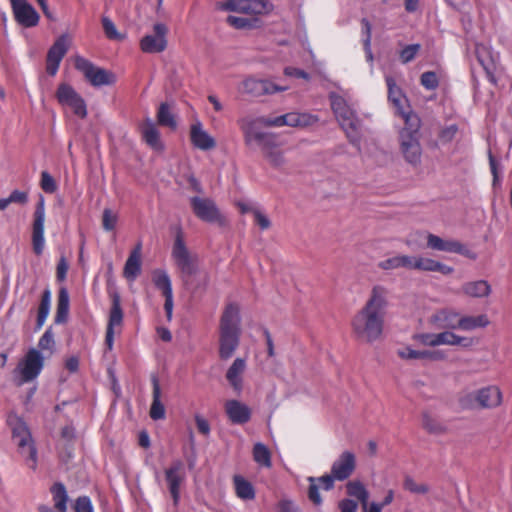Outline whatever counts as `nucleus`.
<instances>
[{
  "instance_id": "obj_1",
  "label": "nucleus",
  "mask_w": 512,
  "mask_h": 512,
  "mask_svg": "<svg viewBox=\"0 0 512 512\" xmlns=\"http://www.w3.org/2000/svg\"><path fill=\"white\" fill-rule=\"evenodd\" d=\"M388 306V289L381 285L373 286L364 306L351 320L352 334L356 340L373 343L382 337Z\"/></svg>"
},
{
  "instance_id": "obj_2",
  "label": "nucleus",
  "mask_w": 512,
  "mask_h": 512,
  "mask_svg": "<svg viewBox=\"0 0 512 512\" xmlns=\"http://www.w3.org/2000/svg\"><path fill=\"white\" fill-rule=\"evenodd\" d=\"M242 334L240 306L227 303L221 313L218 326V355L221 360H229L240 345Z\"/></svg>"
},
{
  "instance_id": "obj_3",
  "label": "nucleus",
  "mask_w": 512,
  "mask_h": 512,
  "mask_svg": "<svg viewBox=\"0 0 512 512\" xmlns=\"http://www.w3.org/2000/svg\"><path fill=\"white\" fill-rule=\"evenodd\" d=\"M421 127L422 121L418 114H407L403 126L398 131L399 153L404 161L414 168L422 162Z\"/></svg>"
},
{
  "instance_id": "obj_4",
  "label": "nucleus",
  "mask_w": 512,
  "mask_h": 512,
  "mask_svg": "<svg viewBox=\"0 0 512 512\" xmlns=\"http://www.w3.org/2000/svg\"><path fill=\"white\" fill-rule=\"evenodd\" d=\"M6 423L11 430L12 439L17 442L19 453L24 457L26 464L35 471L38 450L27 423L14 411L8 413Z\"/></svg>"
},
{
  "instance_id": "obj_5",
  "label": "nucleus",
  "mask_w": 512,
  "mask_h": 512,
  "mask_svg": "<svg viewBox=\"0 0 512 512\" xmlns=\"http://www.w3.org/2000/svg\"><path fill=\"white\" fill-rule=\"evenodd\" d=\"M329 100L331 102V109L349 142L354 146H358L361 139L362 121L342 96L330 93Z\"/></svg>"
},
{
  "instance_id": "obj_6",
  "label": "nucleus",
  "mask_w": 512,
  "mask_h": 512,
  "mask_svg": "<svg viewBox=\"0 0 512 512\" xmlns=\"http://www.w3.org/2000/svg\"><path fill=\"white\" fill-rule=\"evenodd\" d=\"M502 400L503 395L500 388L496 385H489L462 395L459 402L466 409L474 407L494 409L501 405Z\"/></svg>"
},
{
  "instance_id": "obj_7",
  "label": "nucleus",
  "mask_w": 512,
  "mask_h": 512,
  "mask_svg": "<svg viewBox=\"0 0 512 512\" xmlns=\"http://www.w3.org/2000/svg\"><path fill=\"white\" fill-rule=\"evenodd\" d=\"M44 364L43 353L35 347L29 348L15 369V373L19 374L20 383H28L36 379L41 374Z\"/></svg>"
},
{
  "instance_id": "obj_8",
  "label": "nucleus",
  "mask_w": 512,
  "mask_h": 512,
  "mask_svg": "<svg viewBox=\"0 0 512 512\" xmlns=\"http://www.w3.org/2000/svg\"><path fill=\"white\" fill-rule=\"evenodd\" d=\"M75 68L84 75L93 87L109 86L115 83V75L112 72L96 66L83 56L75 58Z\"/></svg>"
},
{
  "instance_id": "obj_9",
  "label": "nucleus",
  "mask_w": 512,
  "mask_h": 512,
  "mask_svg": "<svg viewBox=\"0 0 512 512\" xmlns=\"http://www.w3.org/2000/svg\"><path fill=\"white\" fill-rule=\"evenodd\" d=\"M171 256L180 272V276L189 274L192 270L199 268L198 255L188 249L180 232L176 235Z\"/></svg>"
},
{
  "instance_id": "obj_10",
  "label": "nucleus",
  "mask_w": 512,
  "mask_h": 512,
  "mask_svg": "<svg viewBox=\"0 0 512 512\" xmlns=\"http://www.w3.org/2000/svg\"><path fill=\"white\" fill-rule=\"evenodd\" d=\"M190 206L197 218L209 223H216L220 226L226 224L225 217L221 214L215 202L207 197L190 198Z\"/></svg>"
},
{
  "instance_id": "obj_11",
  "label": "nucleus",
  "mask_w": 512,
  "mask_h": 512,
  "mask_svg": "<svg viewBox=\"0 0 512 512\" xmlns=\"http://www.w3.org/2000/svg\"><path fill=\"white\" fill-rule=\"evenodd\" d=\"M425 238L428 249L439 252L456 253L472 260H475L477 257L476 253L468 249L466 245L458 240L444 239L433 233H426Z\"/></svg>"
},
{
  "instance_id": "obj_12",
  "label": "nucleus",
  "mask_w": 512,
  "mask_h": 512,
  "mask_svg": "<svg viewBox=\"0 0 512 512\" xmlns=\"http://www.w3.org/2000/svg\"><path fill=\"white\" fill-rule=\"evenodd\" d=\"M56 98L59 104L69 107L79 118L83 119L87 116V105L84 98L70 84H59Z\"/></svg>"
},
{
  "instance_id": "obj_13",
  "label": "nucleus",
  "mask_w": 512,
  "mask_h": 512,
  "mask_svg": "<svg viewBox=\"0 0 512 512\" xmlns=\"http://www.w3.org/2000/svg\"><path fill=\"white\" fill-rule=\"evenodd\" d=\"M32 248L36 255H41L45 248V198L38 196L32 223Z\"/></svg>"
},
{
  "instance_id": "obj_14",
  "label": "nucleus",
  "mask_w": 512,
  "mask_h": 512,
  "mask_svg": "<svg viewBox=\"0 0 512 512\" xmlns=\"http://www.w3.org/2000/svg\"><path fill=\"white\" fill-rule=\"evenodd\" d=\"M15 21L24 28L38 25L40 15L28 0H10Z\"/></svg>"
},
{
  "instance_id": "obj_15",
  "label": "nucleus",
  "mask_w": 512,
  "mask_h": 512,
  "mask_svg": "<svg viewBox=\"0 0 512 512\" xmlns=\"http://www.w3.org/2000/svg\"><path fill=\"white\" fill-rule=\"evenodd\" d=\"M109 294L112 299V306L110 309L109 320L106 329L105 346L108 350H112L114 345V327L118 326L123 321V310L120 303V295L116 290L111 291Z\"/></svg>"
},
{
  "instance_id": "obj_16",
  "label": "nucleus",
  "mask_w": 512,
  "mask_h": 512,
  "mask_svg": "<svg viewBox=\"0 0 512 512\" xmlns=\"http://www.w3.org/2000/svg\"><path fill=\"white\" fill-rule=\"evenodd\" d=\"M243 92L254 97L263 95H270L276 92L286 91L287 86H279L269 80L256 79L253 77L247 78L243 81Z\"/></svg>"
},
{
  "instance_id": "obj_17",
  "label": "nucleus",
  "mask_w": 512,
  "mask_h": 512,
  "mask_svg": "<svg viewBox=\"0 0 512 512\" xmlns=\"http://www.w3.org/2000/svg\"><path fill=\"white\" fill-rule=\"evenodd\" d=\"M153 30L154 34L146 35L140 42L141 49L145 53H160L166 49L167 27L162 23H157Z\"/></svg>"
},
{
  "instance_id": "obj_18",
  "label": "nucleus",
  "mask_w": 512,
  "mask_h": 512,
  "mask_svg": "<svg viewBox=\"0 0 512 512\" xmlns=\"http://www.w3.org/2000/svg\"><path fill=\"white\" fill-rule=\"evenodd\" d=\"M240 128L244 135V141L247 146H251L253 142H257L261 148L268 145L274 136L272 134L260 132L257 130V121L250 118H243L239 121Z\"/></svg>"
},
{
  "instance_id": "obj_19",
  "label": "nucleus",
  "mask_w": 512,
  "mask_h": 512,
  "mask_svg": "<svg viewBox=\"0 0 512 512\" xmlns=\"http://www.w3.org/2000/svg\"><path fill=\"white\" fill-rule=\"evenodd\" d=\"M165 478L174 504L176 505L180 497V486L185 479L183 463L181 461L174 462L166 469Z\"/></svg>"
},
{
  "instance_id": "obj_20",
  "label": "nucleus",
  "mask_w": 512,
  "mask_h": 512,
  "mask_svg": "<svg viewBox=\"0 0 512 512\" xmlns=\"http://www.w3.org/2000/svg\"><path fill=\"white\" fill-rule=\"evenodd\" d=\"M355 466V455L350 451H344L333 463L331 474L334 479L342 481L347 479L353 473Z\"/></svg>"
},
{
  "instance_id": "obj_21",
  "label": "nucleus",
  "mask_w": 512,
  "mask_h": 512,
  "mask_svg": "<svg viewBox=\"0 0 512 512\" xmlns=\"http://www.w3.org/2000/svg\"><path fill=\"white\" fill-rule=\"evenodd\" d=\"M247 369V362L245 358L238 357L234 359L232 364L228 367L225 378L231 388L236 393H241L243 389L244 374Z\"/></svg>"
},
{
  "instance_id": "obj_22",
  "label": "nucleus",
  "mask_w": 512,
  "mask_h": 512,
  "mask_svg": "<svg viewBox=\"0 0 512 512\" xmlns=\"http://www.w3.org/2000/svg\"><path fill=\"white\" fill-rule=\"evenodd\" d=\"M180 277L184 286L192 293L204 292L210 281L209 273L200 269V267L192 270L189 274H183Z\"/></svg>"
},
{
  "instance_id": "obj_23",
  "label": "nucleus",
  "mask_w": 512,
  "mask_h": 512,
  "mask_svg": "<svg viewBox=\"0 0 512 512\" xmlns=\"http://www.w3.org/2000/svg\"><path fill=\"white\" fill-rule=\"evenodd\" d=\"M387 85H388V97L389 100L393 103L395 108L397 109L398 115L403 119V122H405V115L407 114H416L414 111H412L408 106V100L407 98L402 94L401 90L397 85L395 84L394 80L392 78H387Z\"/></svg>"
},
{
  "instance_id": "obj_24",
  "label": "nucleus",
  "mask_w": 512,
  "mask_h": 512,
  "mask_svg": "<svg viewBox=\"0 0 512 512\" xmlns=\"http://www.w3.org/2000/svg\"><path fill=\"white\" fill-rule=\"evenodd\" d=\"M140 132L142 139L151 149L159 153L164 151L165 146L161 140L160 132L153 121L150 119L144 121L140 126Z\"/></svg>"
},
{
  "instance_id": "obj_25",
  "label": "nucleus",
  "mask_w": 512,
  "mask_h": 512,
  "mask_svg": "<svg viewBox=\"0 0 512 512\" xmlns=\"http://www.w3.org/2000/svg\"><path fill=\"white\" fill-rule=\"evenodd\" d=\"M225 412L229 420L234 424H245L251 418L250 408L238 400L226 401Z\"/></svg>"
},
{
  "instance_id": "obj_26",
  "label": "nucleus",
  "mask_w": 512,
  "mask_h": 512,
  "mask_svg": "<svg viewBox=\"0 0 512 512\" xmlns=\"http://www.w3.org/2000/svg\"><path fill=\"white\" fill-rule=\"evenodd\" d=\"M190 139L192 144L200 150H210L216 146L215 139L203 129L199 122L191 126Z\"/></svg>"
},
{
  "instance_id": "obj_27",
  "label": "nucleus",
  "mask_w": 512,
  "mask_h": 512,
  "mask_svg": "<svg viewBox=\"0 0 512 512\" xmlns=\"http://www.w3.org/2000/svg\"><path fill=\"white\" fill-rule=\"evenodd\" d=\"M70 310V295L66 287H61L58 292L56 314L54 323L56 325L65 324L68 321Z\"/></svg>"
},
{
  "instance_id": "obj_28",
  "label": "nucleus",
  "mask_w": 512,
  "mask_h": 512,
  "mask_svg": "<svg viewBox=\"0 0 512 512\" xmlns=\"http://www.w3.org/2000/svg\"><path fill=\"white\" fill-rule=\"evenodd\" d=\"M476 57L483 69L487 73L491 82H495L494 70H495V58L492 55L490 48L483 44L476 45L475 49Z\"/></svg>"
},
{
  "instance_id": "obj_29",
  "label": "nucleus",
  "mask_w": 512,
  "mask_h": 512,
  "mask_svg": "<svg viewBox=\"0 0 512 512\" xmlns=\"http://www.w3.org/2000/svg\"><path fill=\"white\" fill-rule=\"evenodd\" d=\"M273 10V4L268 0H241L239 13L248 15L268 14Z\"/></svg>"
},
{
  "instance_id": "obj_30",
  "label": "nucleus",
  "mask_w": 512,
  "mask_h": 512,
  "mask_svg": "<svg viewBox=\"0 0 512 512\" xmlns=\"http://www.w3.org/2000/svg\"><path fill=\"white\" fill-rule=\"evenodd\" d=\"M153 384V399L149 410V416L153 420H162L165 418L166 410L164 404L161 402V388L157 378L152 379Z\"/></svg>"
},
{
  "instance_id": "obj_31",
  "label": "nucleus",
  "mask_w": 512,
  "mask_h": 512,
  "mask_svg": "<svg viewBox=\"0 0 512 512\" xmlns=\"http://www.w3.org/2000/svg\"><path fill=\"white\" fill-rule=\"evenodd\" d=\"M52 294L49 288L43 290L41 295L40 304L37 311L36 323L34 332H38L45 324L51 310Z\"/></svg>"
},
{
  "instance_id": "obj_32",
  "label": "nucleus",
  "mask_w": 512,
  "mask_h": 512,
  "mask_svg": "<svg viewBox=\"0 0 512 512\" xmlns=\"http://www.w3.org/2000/svg\"><path fill=\"white\" fill-rule=\"evenodd\" d=\"M417 270L424 272H439L443 275H450L454 269L432 258L417 256Z\"/></svg>"
},
{
  "instance_id": "obj_33",
  "label": "nucleus",
  "mask_w": 512,
  "mask_h": 512,
  "mask_svg": "<svg viewBox=\"0 0 512 512\" xmlns=\"http://www.w3.org/2000/svg\"><path fill=\"white\" fill-rule=\"evenodd\" d=\"M473 344L474 340L472 338L457 335L452 331H443L438 333V346L449 345L469 348Z\"/></svg>"
},
{
  "instance_id": "obj_34",
  "label": "nucleus",
  "mask_w": 512,
  "mask_h": 512,
  "mask_svg": "<svg viewBox=\"0 0 512 512\" xmlns=\"http://www.w3.org/2000/svg\"><path fill=\"white\" fill-rule=\"evenodd\" d=\"M261 149L264 157L272 166L281 167L285 164L284 154L276 144L274 137L270 141H268L267 146H263Z\"/></svg>"
},
{
  "instance_id": "obj_35",
  "label": "nucleus",
  "mask_w": 512,
  "mask_h": 512,
  "mask_svg": "<svg viewBox=\"0 0 512 512\" xmlns=\"http://www.w3.org/2000/svg\"><path fill=\"white\" fill-rule=\"evenodd\" d=\"M50 491L53 496L54 506L59 512H67V503L69 501V496L65 485L58 481L55 482Z\"/></svg>"
},
{
  "instance_id": "obj_36",
  "label": "nucleus",
  "mask_w": 512,
  "mask_h": 512,
  "mask_svg": "<svg viewBox=\"0 0 512 512\" xmlns=\"http://www.w3.org/2000/svg\"><path fill=\"white\" fill-rule=\"evenodd\" d=\"M67 35L62 34L55 42L50 46L47 52V60H54L61 63L62 59L68 51Z\"/></svg>"
},
{
  "instance_id": "obj_37",
  "label": "nucleus",
  "mask_w": 512,
  "mask_h": 512,
  "mask_svg": "<svg viewBox=\"0 0 512 512\" xmlns=\"http://www.w3.org/2000/svg\"><path fill=\"white\" fill-rule=\"evenodd\" d=\"M460 317L461 316L457 312L444 309L432 316V322H440L442 328L459 329L458 319Z\"/></svg>"
},
{
  "instance_id": "obj_38",
  "label": "nucleus",
  "mask_w": 512,
  "mask_h": 512,
  "mask_svg": "<svg viewBox=\"0 0 512 512\" xmlns=\"http://www.w3.org/2000/svg\"><path fill=\"white\" fill-rule=\"evenodd\" d=\"M487 315L481 314L477 316H461L458 319V326L460 330L471 331L476 328H484L489 325Z\"/></svg>"
},
{
  "instance_id": "obj_39",
  "label": "nucleus",
  "mask_w": 512,
  "mask_h": 512,
  "mask_svg": "<svg viewBox=\"0 0 512 512\" xmlns=\"http://www.w3.org/2000/svg\"><path fill=\"white\" fill-rule=\"evenodd\" d=\"M462 291L470 297H486L491 292V287L485 280L465 283Z\"/></svg>"
},
{
  "instance_id": "obj_40",
  "label": "nucleus",
  "mask_w": 512,
  "mask_h": 512,
  "mask_svg": "<svg viewBox=\"0 0 512 512\" xmlns=\"http://www.w3.org/2000/svg\"><path fill=\"white\" fill-rule=\"evenodd\" d=\"M236 495L243 500H252L255 498V490L252 484L241 475L233 477Z\"/></svg>"
},
{
  "instance_id": "obj_41",
  "label": "nucleus",
  "mask_w": 512,
  "mask_h": 512,
  "mask_svg": "<svg viewBox=\"0 0 512 512\" xmlns=\"http://www.w3.org/2000/svg\"><path fill=\"white\" fill-rule=\"evenodd\" d=\"M157 122L159 125L168 127L171 130H175L177 128V121L169 104L162 103L159 106L157 112Z\"/></svg>"
},
{
  "instance_id": "obj_42",
  "label": "nucleus",
  "mask_w": 512,
  "mask_h": 512,
  "mask_svg": "<svg viewBox=\"0 0 512 512\" xmlns=\"http://www.w3.org/2000/svg\"><path fill=\"white\" fill-rule=\"evenodd\" d=\"M288 126L290 127H308L315 124L318 118L308 113H287Z\"/></svg>"
},
{
  "instance_id": "obj_43",
  "label": "nucleus",
  "mask_w": 512,
  "mask_h": 512,
  "mask_svg": "<svg viewBox=\"0 0 512 512\" xmlns=\"http://www.w3.org/2000/svg\"><path fill=\"white\" fill-rule=\"evenodd\" d=\"M152 281L156 288L162 291L163 295L172 293L171 280L165 271L160 269L154 270Z\"/></svg>"
},
{
  "instance_id": "obj_44",
  "label": "nucleus",
  "mask_w": 512,
  "mask_h": 512,
  "mask_svg": "<svg viewBox=\"0 0 512 512\" xmlns=\"http://www.w3.org/2000/svg\"><path fill=\"white\" fill-rule=\"evenodd\" d=\"M346 488L347 493L350 496L357 498L361 502V505L368 501L369 492L361 482L351 481L347 483Z\"/></svg>"
},
{
  "instance_id": "obj_45",
  "label": "nucleus",
  "mask_w": 512,
  "mask_h": 512,
  "mask_svg": "<svg viewBox=\"0 0 512 512\" xmlns=\"http://www.w3.org/2000/svg\"><path fill=\"white\" fill-rule=\"evenodd\" d=\"M253 458L254 460L264 466H271V453L269 449L262 443H256L253 448Z\"/></svg>"
},
{
  "instance_id": "obj_46",
  "label": "nucleus",
  "mask_w": 512,
  "mask_h": 512,
  "mask_svg": "<svg viewBox=\"0 0 512 512\" xmlns=\"http://www.w3.org/2000/svg\"><path fill=\"white\" fill-rule=\"evenodd\" d=\"M102 27L106 37L110 40H122L125 38L124 34L118 32L114 22L107 16L102 17Z\"/></svg>"
},
{
  "instance_id": "obj_47",
  "label": "nucleus",
  "mask_w": 512,
  "mask_h": 512,
  "mask_svg": "<svg viewBox=\"0 0 512 512\" xmlns=\"http://www.w3.org/2000/svg\"><path fill=\"white\" fill-rule=\"evenodd\" d=\"M141 246L138 244L130 253V279L137 277L141 273Z\"/></svg>"
},
{
  "instance_id": "obj_48",
  "label": "nucleus",
  "mask_w": 512,
  "mask_h": 512,
  "mask_svg": "<svg viewBox=\"0 0 512 512\" xmlns=\"http://www.w3.org/2000/svg\"><path fill=\"white\" fill-rule=\"evenodd\" d=\"M55 348V339L54 332L52 326H49L43 335L40 337L38 341V348L41 352L42 350H50L53 351Z\"/></svg>"
},
{
  "instance_id": "obj_49",
  "label": "nucleus",
  "mask_w": 512,
  "mask_h": 512,
  "mask_svg": "<svg viewBox=\"0 0 512 512\" xmlns=\"http://www.w3.org/2000/svg\"><path fill=\"white\" fill-rule=\"evenodd\" d=\"M423 428L432 434H441L444 432V427L431 415L425 413L422 416Z\"/></svg>"
},
{
  "instance_id": "obj_50",
  "label": "nucleus",
  "mask_w": 512,
  "mask_h": 512,
  "mask_svg": "<svg viewBox=\"0 0 512 512\" xmlns=\"http://www.w3.org/2000/svg\"><path fill=\"white\" fill-rule=\"evenodd\" d=\"M226 22L235 29H251L256 27V20L245 17L228 16Z\"/></svg>"
},
{
  "instance_id": "obj_51",
  "label": "nucleus",
  "mask_w": 512,
  "mask_h": 512,
  "mask_svg": "<svg viewBox=\"0 0 512 512\" xmlns=\"http://www.w3.org/2000/svg\"><path fill=\"white\" fill-rule=\"evenodd\" d=\"M40 187L48 194H52L57 190V183L48 171L41 172Z\"/></svg>"
},
{
  "instance_id": "obj_52",
  "label": "nucleus",
  "mask_w": 512,
  "mask_h": 512,
  "mask_svg": "<svg viewBox=\"0 0 512 512\" xmlns=\"http://www.w3.org/2000/svg\"><path fill=\"white\" fill-rule=\"evenodd\" d=\"M403 486L406 490L414 494H426L429 488L424 483H417L413 478L407 476L404 480Z\"/></svg>"
},
{
  "instance_id": "obj_53",
  "label": "nucleus",
  "mask_w": 512,
  "mask_h": 512,
  "mask_svg": "<svg viewBox=\"0 0 512 512\" xmlns=\"http://www.w3.org/2000/svg\"><path fill=\"white\" fill-rule=\"evenodd\" d=\"M412 338L424 346H438V333H420L413 335Z\"/></svg>"
},
{
  "instance_id": "obj_54",
  "label": "nucleus",
  "mask_w": 512,
  "mask_h": 512,
  "mask_svg": "<svg viewBox=\"0 0 512 512\" xmlns=\"http://www.w3.org/2000/svg\"><path fill=\"white\" fill-rule=\"evenodd\" d=\"M107 374H108V379L110 382V388H111L112 392L114 393L115 397L119 398L122 395V389H121L120 383L118 381V378L116 376V371H115V368L113 367V365H109L107 367Z\"/></svg>"
},
{
  "instance_id": "obj_55",
  "label": "nucleus",
  "mask_w": 512,
  "mask_h": 512,
  "mask_svg": "<svg viewBox=\"0 0 512 512\" xmlns=\"http://www.w3.org/2000/svg\"><path fill=\"white\" fill-rule=\"evenodd\" d=\"M421 84L426 89L433 90L438 87V77L435 72L428 71L421 75Z\"/></svg>"
},
{
  "instance_id": "obj_56",
  "label": "nucleus",
  "mask_w": 512,
  "mask_h": 512,
  "mask_svg": "<svg viewBox=\"0 0 512 512\" xmlns=\"http://www.w3.org/2000/svg\"><path fill=\"white\" fill-rule=\"evenodd\" d=\"M251 214L253 215L255 223L260 227V229L267 230L271 227L270 219L261 210L252 209Z\"/></svg>"
},
{
  "instance_id": "obj_57",
  "label": "nucleus",
  "mask_w": 512,
  "mask_h": 512,
  "mask_svg": "<svg viewBox=\"0 0 512 512\" xmlns=\"http://www.w3.org/2000/svg\"><path fill=\"white\" fill-rule=\"evenodd\" d=\"M75 512H94V507L90 497L79 496L75 502Z\"/></svg>"
},
{
  "instance_id": "obj_58",
  "label": "nucleus",
  "mask_w": 512,
  "mask_h": 512,
  "mask_svg": "<svg viewBox=\"0 0 512 512\" xmlns=\"http://www.w3.org/2000/svg\"><path fill=\"white\" fill-rule=\"evenodd\" d=\"M419 50H420V45L419 44H412V45L406 46L400 52L401 62L406 64V63L412 61L415 58V56H416V54L418 53Z\"/></svg>"
},
{
  "instance_id": "obj_59",
  "label": "nucleus",
  "mask_w": 512,
  "mask_h": 512,
  "mask_svg": "<svg viewBox=\"0 0 512 512\" xmlns=\"http://www.w3.org/2000/svg\"><path fill=\"white\" fill-rule=\"evenodd\" d=\"M241 0H226L216 3V9L221 11H230L239 13Z\"/></svg>"
},
{
  "instance_id": "obj_60",
  "label": "nucleus",
  "mask_w": 512,
  "mask_h": 512,
  "mask_svg": "<svg viewBox=\"0 0 512 512\" xmlns=\"http://www.w3.org/2000/svg\"><path fill=\"white\" fill-rule=\"evenodd\" d=\"M400 255L384 259L378 263V267L385 271L395 270L401 268Z\"/></svg>"
},
{
  "instance_id": "obj_61",
  "label": "nucleus",
  "mask_w": 512,
  "mask_h": 512,
  "mask_svg": "<svg viewBox=\"0 0 512 512\" xmlns=\"http://www.w3.org/2000/svg\"><path fill=\"white\" fill-rule=\"evenodd\" d=\"M8 198L11 203L19 205H25L29 200L28 193L18 189L11 191Z\"/></svg>"
},
{
  "instance_id": "obj_62",
  "label": "nucleus",
  "mask_w": 512,
  "mask_h": 512,
  "mask_svg": "<svg viewBox=\"0 0 512 512\" xmlns=\"http://www.w3.org/2000/svg\"><path fill=\"white\" fill-rule=\"evenodd\" d=\"M397 355L403 360H418L419 350L412 349L410 346H404L397 350Z\"/></svg>"
},
{
  "instance_id": "obj_63",
  "label": "nucleus",
  "mask_w": 512,
  "mask_h": 512,
  "mask_svg": "<svg viewBox=\"0 0 512 512\" xmlns=\"http://www.w3.org/2000/svg\"><path fill=\"white\" fill-rule=\"evenodd\" d=\"M69 269V264L64 256H62L56 267V279L59 282H62L67 277V272Z\"/></svg>"
},
{
  "instance_id": "obj_64",
  "label": "nucleus",
  "mask_w": 512,
  "mask_h": 512,
  "mask_svg": "<svg viewBox=\"0 0 512 512\" xmlns=\"http://www.w3.org/2000/svg\"><path fill=\"white\" fill-rule=\"evenodd\" d=\"M117 223V218L112 214L110 209H105L103 211V228L106 231H111L115 228Z\"/></svg>"
}]
</instances>
